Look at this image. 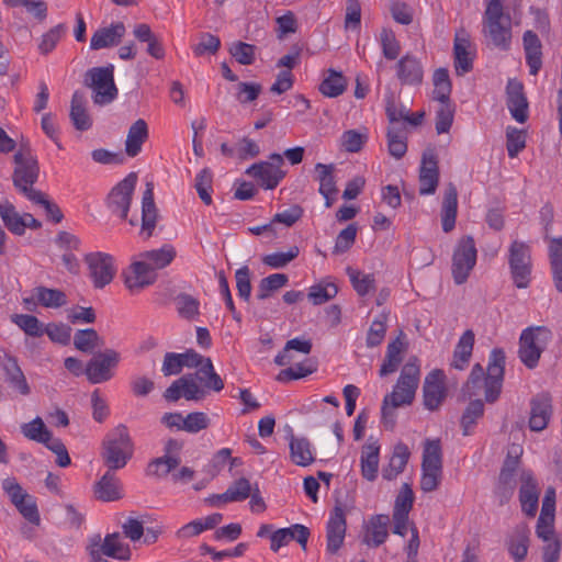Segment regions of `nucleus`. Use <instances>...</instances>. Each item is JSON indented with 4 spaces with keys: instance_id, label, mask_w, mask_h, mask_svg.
I'll list each match as a JSON object with an SVG mask.
<instances>
[{
    "instance_id": "obj_1",
    "label": "nucleus",
    "mask_w": 562,
    "mask_h": 562,
    "mask_svg": "<svg viewBox=\"0 0 562 562\" xmlns=\"http://www.w3.org/2000/svg\"><path fill=\"white\" fill-rule=\"evenodd\" d=\"M224 381L214 369L212 360L205 361L194 373H188L173 381L166 389L164 397L177 402L181 397L187 401H203L210 391L221 392Z\"/></svg>"
},
{
    "instance_id": "obj_2",
    "label": "nucleus",
    "mask_w": 562,
    "mask_h": 562,
    "mask_svg": "<svg viewBox=\"0 0 562 562\" xmlns=\"http://www.w3.org/2000/svg\"><path fill=\"white\" fill-rule=\"evenodd\" d=\"M505 360L506 357L504 350L495 348L490 353L486 374L480 363L474 364L470 376L463 386L464 395H468L469 397L479 396L484 389L486 402H495L502 391Z\"/></svg>"
},
{
    "instance_id": "obj_3",
    "label": "nucleus",
    "mask_w": 562,
    "mask_h": 562,
    "mask_svg": "<svg viewBox=\"0 0 562 562\" xmlns=\"http://www.w3.org/2000/svg\"><path fill=\"white\" fill-rule=\"evenodd\" d=\"M420 368L417 358L409 359L402 368L401 374L393 387L382 403V420L389 428L395 424L394 409L409 405L415 398L419 384Z\"/></svg>"
},
{
    "instance_id": "obj_4",
    "label": "nucleus",
    "mask_w": 562,
    "mask_h": 562,
    "mask_svg": "<svg viewBox=\"0 0 562 562\" xmlns=\"http://www.w3.org/2000/svg\"><path fill=\"white\" fill-rule=\"evenodd\" d=\"M134 454V442L125 425L110 430L103 441L101 458L103 464L111 470H121Z\"/></svg>"
},
{
    "instance_id": "obj_5",
    "label": "nucleus",
    "mask_w": 562,
    "mask_h": 562,
    "mask_svg": "<svg viewBox=\"0 0 562 562\" xmlns=\"http://www.w3.org/2000/svg\"><path fill=\"white\" fill-rule=\"evenodd\" d=\"M13 184L27 199L38 198L40 192L33 188L40 175V166L29 144H22L14 154Z\"/></svg>"
},
{
    "instance_id": "obj_6",
    "label": "nucleus",
    "mask_w": 562,
    "mask_h": 562,
    "mask_svg": "<svg viewBox=\"0 0 562 562\" xmlns=\"http://www.w3.org/2000/svg\"><path fill=\"white\" fill-rule=\"evenodd\" d=\"M485 33L491 42L501 49H507L512 38V21L504 13L502 0H491L484 13Z\"/></svg>"
},
{
    "instance_id": "obj_7",
    "label": "nucleus",
    "mask_w": 562,
    "mask_h": 562,
    "mask_svg": "<svg viewBox=\"0 0 562 562\" xmlns=\"http://www.w3.org/2000/svg\"><path fill=\"white\" fill-rule=\"evenodd\" d=\"M552 339V331L546 326L524 329L519 338V359L529 369L538 366L539 359Z\"/></svg>"
},
{
    "instance_id": "obj_8",
    "label": "nucleus",
    "mask_w": 562,
    "mask_h": 562,
    "mask_svg": "<svg viewBox=\"0 0 562 562\" xmlns=\"http://www.w3.org/2000/svg\"><path fill=\"white\" fill-rule=\"evenodd\" d=\"M83 83L92 90V100L97 105L109 104L117 97L113 65L89 69L85 75Z\"/></svg>"
},
{
    "instance_id": "obj_9",
    "label": "nucleus",
    "mask_w": 562,
    "mask_h": 562,
    "mask_svg": "<svg viewBox=\"0 0 562 562\" xmlns=\"http://www.w3.org/2000/svg\"><path fill=\"white\" fill-rule=\"evenodd\" d=\"M432 100L440 103V109L436 115V131L438 134L446 133L450 130L453 122V110L448 104L452 85L446 68H438L432 75Z\"/></svg>"
},
{
    "instance_id": "obj_10",
    "label": "nucleus",
    "mask_w": 562,
    "mask_h": 562,
    "mask_svg": "<svg viewBox=\"0 0 562 562\" xmlns=\"http://www.w3.org/2000/svg\"><path fill=\"white\" fill-rule=\"evenodd\" d=\"M508 265L514 284L526 289L531 281V250L524 241L514 240L509 246Z\"/></svg>"
},
{
    "instance_id": "obj_11",
    "label": "nucleus",
    "mask_w": 562,
    "mask_h": 562,
    "mask_svg": "<svg viewBox=\"0 0 562 562\" xmlns=\"http://www.w3.org/2000/svg\"><path fill=\"white\" fill-rule=\"evenodd\" d=\"M91 561H101V557L128 561L132 552L130 546L121 540L119 532L106 535L104 539L100 535L90 538L87 547Z\"/></svg>"
},
{
    "instance_id": "obj_12",
    "label": "nucleus",
    "mask_w": 562,
    "mask_h": 562,
    "mask_svg": "<svg viewBox=\"0 0 562 562\" xmlns=\"http://www.w3.org/2000/svg\"><path fill=\"white\" fill-rule=\"evenodd\" d=\"M284 164L280 154H271L268 161L252 164L246 169V175L257 180V182L266 190L274 189L285 177V172L281 169Z\"/></svg>"
},
{
    "instance_id": "obj_13",
    "label": "nucleus",
    "mask_w": 562,
    "mask_h": 562,
    "mask_svg": "<svg viewBox=\"0 0 562 562\" xmlns=\"http://www.w3.org/2000/svg\"><path fill=\"white\" fill-rule=\"evenodd\" d=\"M119 362L120 353L113 349L95 353L85 369L87 379L93 384L109 381Z\"/></svg>"
},
{
    "instance_id": "obj_14",
    "label": "nucleus",
    "mask_w": 562,
    "mask_h": 562,
    "mask_svg": "<svg viewBox=\"0 0 562 562\" xmlns=\"http://www.w3.org/2000/svg\"><path fill=\"white\" fill-rule=\"evenodd\" d=\"M136 183L137 175L135 172H131L120 181L109 194V209L113 214H116L122 220L127 217Z\"/></svg>"
},
{
    "instance_id": "obj_15",
    "label": "nucleus",
    "mask_w": 562,
    "mask_h": 562,
    "mask_svg": "<svg viewBox=\"0 0 562 562\" xmlns=\"http://www.w3.org/2000/svg\"><path fill=\"white\" fill-rule=\"evenodd\" d=\"M85 262L94 288L102 289L113 280L116 269L111 255L101 251L90 252L85 256Z\"/></svg>"
},
{
    "instance_id": "obj_16",
    "label": "nucleus",
    "mask_w": 562,
    "mask_h": 562,
    "mask_svg": "<svg viewBox=\"0 0 562 562\" xmlns=\"http://www.w3.org/2000/svg\"><path fill=\"white\" fill-rule=\"evenodd\" d=\"M123 277L124 283L131 292H139L156 281L157 273L143 259L136 256L130 267L123 272Z\"/></svg>"
},
{
    "instance_id": "obj_17",
    "label": "nucleus",
    "mask_w": 562,
    "mask_h": 562,
    "mask_svg": "<svg viewBox=\"0 0 562 562\" xmlns=\"http://www.w3.org/2000/svg\"><path fill=\"white\" fill-rule=\"evenodd\" d=\"M446 394L447 389L445 372L439 369L430 371L426 375L423 385L425 407L430 411L437 409L445 400Z\"/></svg>"
},
{
    "instance_id": "obj_18",
    "label": "nucleus",
    "mask_w": 562,
    "mask_h": 562,
    "mask_svg": "<svg viewBox=\"0 0 562 562\" xmlns=\"http://www.w3.org/2000/svg\"><path fill=\"white\" fill-rule=\"evenodd\" d=\"M439 182L438 160L432 149L424 151L419 168V193L434 194Z\"/></svg>"
},
{
    "instance_id": "obj_19",
    "label": "nucleus",
    "mask_w": 562,
    "mask_h": 562,
    "mask_svg": "<svg viewBox=\"0 0 562 562\" xmlns=\"http://www.w3.org/2000/svg\"><path fill=\"white\" fill-rule=\"evenodd\" d=\"M347 522L345 510L340 505H336L330 513L326 527L327 551L336 553L344 543Z\"/></svg>"
},
{
    "instance_id": "obj_20",
    "label": "nucleus",
    "mask_w": 562,
    "mask_h": 562,
    "mask_svg": "<svg viewBox=\"0 0 562 562\" xmlns=\"http://www.w3.org/2000/svg\"><path fill=\"white\" fill-rule=\"evenodd\" d=\"M396 78L404 86H419L424 80V66L416 56L406 54L395 64Z\"/></svg>"
},
{
    "instance_id": "obj_21",
    "label": "nucleus",
    "mask_w": 562,
    "mask_h": 562,
    "mask_svg": "<svg viewBox=\"0 0 562 562\" xmlns=\"http://www.w3.org/2000/svg\"><path fill=\"white\" fill-rule=\"evenodd\" d=\"M108 468L105 473L93 485V494L98 501L115 502L123 497V484L115 473Z\"/></svg>"
},
{
    "instance_id": "obj_22",
    "label": "nucleus",
    "mask_w": 562,
    "mask_h": 562,
    "mask_svg": "<svg viewBox=\"0 0 562 562\" xmlns=\"http://www.w3.org/2000/svg\"><path fill=\"white\" fill-rule=\"evenodd\" d=\"M390 517L385 514H376L369 518L363 527L362 542L370 548H378L389 537Z\"/></svg>"
},
{
    "instance_id": "obj_23",
    "label": "nucleus",
    "mask_w": 562,
    "mask_h": 562,
    "mask_svg": "<svg viewBox=\"0 0 562 562\" xmlns=\"http://www.w3.org/2000/svg\"><path fill=\"white\" fill-rule=\"evenodd\" d=\"M552 416V398L549 393H540L530 402L529 427L533 431L543 430Z\"/></svg>"
},
{
    "instance_id": "obj_24",
    "label": "nucleus",
    "mask_w": 562,
    "mask_h": 562,
    "mask_svg": "<svg viewBox=\"0 0 562 562\" xmlns=\"http://www.w3.org/2000/svg\"><path fill=\"white\" fill-rule=\"evenodd\" d=\"M521 486L519 490V502L522 512L533 517L538 509L539 487L538 483L530 471H522L520 474Z\"/></svg>"
},
{
    "instance_id": "obj_25",
    "label": "nucleus",
    "mask_w": 562,
    "mask_h": 562,
    "mask_svg": "<svg viewBox=\"0 0 562 562\" xmlns=\"http://www.w3.org/2000/svg\"><path fill=\"white\" fill-rule=\"evenodd\" d=\"M67 302V295L64 291L43 285L34 288L31 297L23 299V303L27 310H31L29 306L31 304H37L46 308H59L65 306Z\"/></svg>"
},
{
    "instance_id": "obj_26",
    "label": "nucleus",
    "mask_w": 562,
    "mask_h": 562,
    "mask_svg": "<svg viewBox=\"0 0 562 562\" xmlns=\"http://www.w3.org/2000/svg\"><path fill=\"white\" fill-rule=\"evenodd\" d=\"M507 108L517 122L525 123L528 119V102L520 82L509 80L506 87Z\"/></svg>"
},
{
    "instance_id": "obj_27",
    "label": "nucleus",
    "mask_w": 562,
    "mask_h": 562,
    "mask_svg": "<svg viewBox=\"0 0 562 562\" xmlns=\"http://www.w3.org/2000/svg\"><path fill=\"white\" fill-rule=\"evenodd\" d=\"M126 33L122 22L112 23L109 26L97 30L90 40V48L98 50L120 44Z\"/></svg>"
},
{
    "instance_id": "obj_28",
    "label": "nucleus",
    "mask_w": 562,
    "mask_h": 562,
    "mask_svg": "<svg viewBox=\"0 0 562 562\" xmlns=\"http://www.w3.org/2000/svg\"><path fill=\"white\" fill-rule=\"evenodd\" d=\"M477 260V249L474 239L470 236L459 241V284L464 283Z\"/></svg>"
},
{
    "instance_id": "obj_29",
    "label": "nucleus",
    "mask_w": 562,
    "mask_h": 562,
    "mask_svg": "<svg viewBox=\"0 0 562 562\" xmlns=\"http://www.w3.org/2000/svg\"><path fill=\"white\" fill-rule=\"evenodd\" d=\"M530 530L526 524L517 525L506 541L508 552L516 562L526 559L529 548Z\"/></svg>"
},
{
    "instance_id": "obj_30",
    "label": "nucleus",
    "mask_w": 562,
    "mask_h": 562,
    "mask_svg": "<svg viewBox=\"0 0 562 562\" xmlns=\"http://www.w3.org/2000/svg\"><path fill=\"white\" fill-rule=\"evenodd\" d=\"M158 211L154 201V184L147 182L142 198V234L146 238L153 235L157 224Z\"/></svg>"
},
{
    "instance_id": "obj_31",
    "label": "nucleus",
    "mask_w": 562,
    "mask_h": 562,
    "mask_svg": "<svg viewBox=\"0 0 562 562\" xmlns=\"http://www.w3.org/2000/svg\"><path fill=\"white\" fill-rule=\"evenodd\" d=\"M290 459L299 467H308L315 461V450L311 441L305 437L290 436Z\"/></svg>"
},
{
    "instance_id": "obj_32",
    "label": "nucleus",
    "mask_w": 562,
    "mask_h": 562,
    "mask_svg": "<svg viewBox=\"0 0 562 562\" xmlns=\"http://www.w3.org/2000/svg\"><path fill=\"white\" fill-rule=\"evenodd\" d=\"M347 86L348 80L342 72L330 68L323 72L318 90L327 98H337L346 91Z\"/></svg>"
},
{
    "instance_id": "obj_33",
    "label": "nucleus",
    "mask_w": 562,
    "mask_h": 562,
    "mask_svg": "<svg viewBox=\"0 0 562 562\" xmlns=\"http://www.w3.org/2000/svg\"><path fill=\"white\" fill-rule=\"evenodd\" d=\"M409 457L411 451L407 445L403 442L396 443L393 449V453L391 456L389 464L382 470L383 479L387 481L394 480L398 474H401L405 470Z\"/></svg>"
},
{
    "instance_id": "obj_34",
    "label": "nucleus",
    "mask_w": 562,
    "mask_h": 562,
    "mask_svg": "<svg viewBox=\"0 0 562 562\" xmlns=\"http://www.w3.org/2000/svg\"><path fill=\"white\" fill-rule=\"evenodd\" d=\"M522 41L529 72L530 75L536 76L542 66L540 40L532 31H526Z\"/></svg>"
},
{
    "instance_id": "obj_35",
    "label": "nucleus",
    "mask_w": 562,
    "mask_h": 562,
    "mask_svg": "<svg viewBox=\"0 0 562 562\" xmlns=\"http://www.w3.org/2000/svg\"><path fill=\"white\" fill-rule=\"evenodd\" d=\"M148 138V126L143 119H138L128 128L126 140H125V153L130 157L137 156L143 144Z\"/></svg>"
},
{
    "instance_id": "obj_36",
    "label": "nucleus",
    "mask_w": 562,
    "mask_h": 562,
    "mask_svg": "<svg viewBox=\"0 0 562 562\" xmlns=\"http://www.w3.org/2000/svg\"><path fill=\"white\" fill-rule=\"evenodd\" d=\"M380 446L376 442H369L363 446L360 458L362 476L372 482L378 476Z\"/></svg>"
},
{
    "instance_id": "obj_37",
    "label": "nucleus",
    "mask_w": 562,
    "mask_h": 562,
    "mask_svg": "<svg viewBox=\"0 0 562 562\" xmlns=\"http://www.w3.org/2000/svg\"><path fill=\"white\" fill-rule=\"evenodd\" d=\"M148 265L155 272L169 266L176 257V249L170 244H165L159 249L144 251L137 255Z\"/></svg>"
},
{
    "instance_id": "obj_38",
    "label": "nucleus",
    "mask_w": 562,
    "mask_h": 562,
    "mask_svg": "<svg viewBox=\"0 0 562 562\" xmlns=\"http://www.w3.org/2000/svg\"><path fill=\"white\" fill-rule=\"evenodd\" d=\"M440 215L443 232L450 233L453 231L457 217V189L452 183L445 192Z\"/></svg>"
},
{
    "instance_id": "obj_39",
    "label": "nucleus",
    "mask_w": 562,
    "mask_h": 562,
    "mask_svg": "<svg viewBox=\"0 0 562 562\" xmlns=\"http://www.w3.org/2000/svg\"><path fill=\"white\" fill-rule=\"evenodd\" d=\"M70 119L74 126L79 131H87L91 127L92 121L86 109V99L82 92L75 91L70 103Z\"/></svg>"
},
{
    "instance_id": "obj_40",
    "label": "nucleus",
    "mask_w": 562,
    "mask_h": 562,
    "mask_svg": "<svg viewBox=\"0 0 562 562\" xmlns=\"http://www.w3.org/2000/svg\"><path fill=\"white\" fill-rule=\"evenodd\" d=\"M3 369L10 386L22 395H29L31 389L21 368L18 364L16 359L13 357H8L3 363Z\"/></svg>"
},
{
    "instance_id": "obj_41",
    "label": "nucleus",
    "mask_w": 562,
    "mask_h": 562,
    "mask_svg": "<svg viewBox=\"0 0 562 562\" xmlns=\"http://www.w3.org/2000/svg\"><path fill=\"white\" fill-rule=\"evenodd\" d=\"M21 432L29 440L43 443L45 447L54 439L41 417H35L33 420L21 425Z\"/></svg>"
},
{
    "instance_id": "obj_42",
    "label": "nucleus",
    "mask_w": 562,
    "mask_h": 562,
    "mask_svg": "<svg viewBox=\"0 0 562 562\" xmlns=\"http://www.w3.org/2000/svg\"><path fill=\"white\" fill-rule=\"evenodd\" d=\"M0 216L5 227L14 235L22 236L25 233V222L10 202L0 203Z\"/></svg>"
},
{
    "instance_id": "obj_43",
    "label": "nucleus",
    "mask_w": 562,
    "mask_h": 562,
    "mask_svg": "<svg viewBox=\"0 0 562 562\" xmlns=\"http://www.w3.org/2000/svg\"><path fill=\"white\" fill-rule=\"evenodd\" d=\"M484 404L482 400L471 401L462 414L460 424L464 436L473 434L477 420L483 416Z\"/></svg>"
},
{
    "instance_id": "obj_44",
    "label": "nucleus",
    "mask_w": 562,
    "mask_h": 562,
    "mask_svg": "<svg viewBox=\"0 0 562 562\" xmlns=\"http://www.w3.org/2000/svg\"><path fill=\"white\" fill-rule=\"evenodd\" d=\"M477 48L468 37L459 34V76L473 69Z\"/></svg>"
},
{
    "instance_id": "obj_45",
    "label": "nucleus",
    "mask_w": 562,
    "mask_h": 562,
    "mask_svg": "<svg viewBox=\"0 0 562 562\" xmlns=\"http://www.w3.org/2000/svg\"><path fill=\"white\" fill-rule=\"evenodd\" d=\"M346 271L358 295L366 296L375 289V278L373 273H364L351 267H348Z\"/></svg>"
},
{
    "instance_id": "obj_46",
    "label": "nucleus",
    "mask_w": 562,
    "mask_h": 562,
    "mask_svg": "<svg viewBox=\"0 0 562 562\" xmlns=\"http://www.w3.org/2000/svg\"><path fill=\"white\" fill-rule=\"evenodd\" d=\"M289 282V278L285 273H273L261 279L257 289V299L265 301L270 297L276 291L285 286Z\"/></svg>"
},
{
    "instance_id": "obj_47",
    "label": "nucleus",
    "mask_w": 562,
    "mask_h": 562,
    "mask_svg": "<svg viewBox=\"0 0 562 562\" xmlns=\"http://www.w3.org/2000/svg\"><path fill=\"white\" fill-rule=\"evenodd\" d=\"M181 462V459H176L173 457H159L151 460L146 468V475L153 476L156 479L166 477L169 473H171Z\"/></svg>"
},
{
    "instance_id": "obj_48",
    "label": "nucleus",
    "mask_w": 562,
    "mask_h": 562,
    "mask_svg": "<svg viewBox=\"0 0 562 562\" xmlns=\"http://www.w3.org/2000/svg\"><path fill=\"white\" fill-rule=\"evenodd\" d=\"M67 33V26L64 23H59L52 29H49L46 33H44L38 43V50L42 55H47L52 53L59 41Z\"/></svg>"
},
{
    "instance_id": "obj_49",
    "label": "nucleus",
    "mask_w": 562,
    "mask_h": 562,
    "mask_svg": "<svg viewBox=\"0 0 562 562\" xmlns=\"http://www.w3.org/2000/svg\"><path fill=\"white\" fill-rule=\"evenodd\" d=\"M422 468L442 470L441 446L438 439L425 441Z\"/></svg>"
},
{
    "instance_id": "obj_50",
    "label": "nucleus",
    "mask_w": 562,
    "mask_h": 562,
    "mask_svg": "<svg viewBox=\"0 0 562 562\" xmlns=\"http://www.w3.org/2000/svg\"><path fill=\"white\" fill-rule=\"evenodd\" d=\"M387 318H389V314L385 312H382L373 319V322L370 325V328L367 333L366 341H367V346L369 348L376 347L383 341V339L385 337V333H386Z\"/></svg>"
},
{
    "instance_id": "obj_51",
    "label": "nucleus",
    "mask_w": 562,
    "mask_h": 562,
    "mask_svg": "<svg viewBox=\"0 0 562 562\" xmlns=\"http://www.w3.org/2000/svg\"><path fill=\"white\" fill-rule=\"evenodd\" d=\"M338 288L333 282H321L310 288L308 299L314 305H322L334 299Z\"/></svg>"
},
{
    "instance_id": "obj_52",
    "label": "nucleus",
    "mask_w": 562,
    "mask_h": 562,
    "mask_svg": "<svg viewBox=\"0 0 562 562\" xmlns=\"http://www.w3.org/2000/svg\"><path fill=\"white\" fill-rule=\"evenodd\" d=\"M75 347L82 352H91L101 345L100 337L93 328L79 329L74 336Z\"/></svg>"
},
{
    "instance_id": "obj_53",
    "label": "nucleus",
    "mask_w": 562,
    "mask_h": 562,
    "mask_svg": "<svg viewBox=\"0 0 562 562\" xmlns=\"http://www.w3.org/2000/svg\"><path fill=\"white\" fill-rule=\"evenodd\" d=\"M380 46L387 60H395L401 53V45L392 30L383 29L380 33Z\"/></svg>"
},
{
    "instance_id": "obj_54",
    "label": "nucleus",
    "mask_w": 562,
    "mask_h": 562,
    "mask_svg": "<svg viewBox=\"0 0 562 562\" xmlns=\"http://www.w3.org/2000/svg\"><path fill=\"white\" fill-rule=\"evenodd\" d=\"M212 182L213 175L207 168L202 169L196 176L194 181V188L199 194V198L206 205L212 204Z\"/></svg>"
},
{
    "instance_id": "obj_55",
    "label": "nucleus",
    "mask_w": 562,
    "mask_h": 562,
    "mask_svg": "<svg viewBox=\"0 0 562 562\" xmlns=\"http://www.w3.org/2000/svg\"><path fill=\"white\" fill-rule=\"evenodd\" d=\"M316 171L318 172L319 193H337L336 181L334 177V165L316 164Z\"/></svg>"
},
{
    "instance_id": "obj_56",
    "label": "nucleus",
    "mask_w": 562,
    "mask_h": 562,
    "mask_svg": "<svg viewBox=\"0 0 562 562\" xmlns=\"http://www.w3.org/2000/svg\"><path fill=\"white\" fill-rule=\"evenodd\" d=\"M12 322L29 336L40 337L44 333L41 322L34 315L15 314L12 316Z\"/></svg>"
},
{
    "instance_id": "obj_57",
    "label": "nucleus",
    "mask_w": 562,
    "mask_h": 562,
    "mask_svg": "<svg viewBox=\"0 0 562 562\" xmlns=\"http://www.w3.org/2000/svg\"><path fill=\"white\" fill-rule=\"evenodd\" d=\"M175 302L181 317L193 319L199 315L200 302L192 295L181 293L176 297Z\"/></svg>"
},
{
    "instance_id": "obj_58",
    "label": "nucleus",
    "mask_w": 562,
    "mask_h": 562,
    "mask_svg": "<svg viewBox=\"0 0 562 562\" xmlns=\"http://www.w3.org/2000/svg\"><path fill=\"white\" fill-rule=\"evenodd\" d=\"M251 492L252 486L249 480L240 477L229 485V487L224 492V497L229 499L231 503L243 502L250 496Z\"/></svg>"
},
{
    "instance_id": "obj_59",
    "label": "nucleus",
    "mask_w": 562,
    "mask_h": 562,
    "mask_svg": "<svg viewBox=\"0 0 562 562\" xmlns=\"http://www.w3.org/2000/svg\"><path fill=\"white\" fill-rule=\"evenodd\" d=\"M414 504V493L408 483H404L395 498L393 515L408 516Z\"/></svg>"
},
{
    "instance_id": "obj_60",
    "label": "nucleus",
    "mask_w": 562,
    "mask_h": 562,
    "mask_svg": "<svg viewBox=\"0 0 562 562\" xmlns=\"http://www.w3.org/2000/svg\"><path fill=\"white\" fill-rule=\"evenodd\" d=\"M299 255L297 247H291L286 252H272L262 257V262L272 268L280 269L295 259Z\"/></svg>"
},
{
    "instance_id": "obj_61",
    "label": "nucleus",
    "mask_w": 562,
    "mask_h": 562,
    "mask_svg": "<svg viewBox=\"0 0 562 562\" xmlns=\"http://www.w3.org/2000/svg\"><path fill=\"white\" fill-rule=\"evenodd\" d=\"M506 140V148L510 158H515L526 146L524 132L515 127H507Z\"/></svg>"
},
{
    "instance_id": "obj_62",
    "label": "nucleus",
    "mask_w": 562,
    "mask_h": 562,
    "mask_svg": "<svg viewBox=\"0 0 562 562\" xmlns=\"http://www.w3.org/2000/svg\"><path fill=\"white\" fill-rule=\"evenodd\" d=\"M475 341V335L471 329L465 330L459 338V370L468 366Z\"/></svg>"
},
{
    "instance_id": "obj_63",
    "label": "nucleus",
    "mask_w": 562,
    "mask_h": 562,
    "mask_svg": "<svg viewBox=\"0 0 562 562\" xmlns=\"http://www.w3.org/2000/svg\"><path fill=\"white\" fill-rule=\"evenodd\" d=\"M183 431L196 434L210 426V418L203 412H193L184 417Z\"/></svg>"
},
{
    "instance_id": "obj_64",
    "label": "nucleus",
    "mask_w": 562,
    "mask_h": 562,
    "mask_svg": "<svg viewBox=\"0 0 562 562\" xmlns=\"http://www.w3.org/2000/svg\"><path fill=\"white\" fill-rule=\"evenodd\" d=\"M229 53L241 65H251L255 60V46L248 43H233Z\"/></svg>"
}]
</instances>
